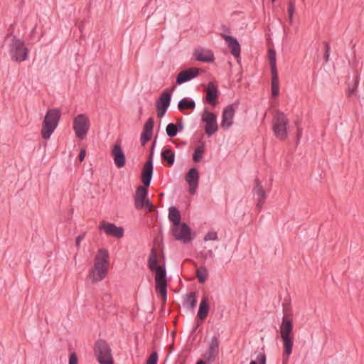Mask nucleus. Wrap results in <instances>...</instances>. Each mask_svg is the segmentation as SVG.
I'll return each mask as SVG.
<instances>
[{"instance_id":"dca6fc26","label":"nucleus","mask_w":364,"mask_h":364,"mask_svg":"<svg viewBox=\"0 0 364 364\" xmlns=\"http://www.w3.org/2000/svg\"><path fill=\"white\" fill-rule=\"evenodd\" d=\"M151 157L152 156H150L149 161L144 164L141 173V180L144 186L146 187L150 185L152 177L153 164Z\"/></svg>"},{"instance_id":"bb28decb","label":"nucleus","mask_w":364,"mask_h":364,"mask_svg":"<svg viewBox=\"0 0 364 364\" xmlns=\"http://www.w3.org/2000/svg\"><path fill=\"white\" fill-rule=\"evenodd\" d=\"M272 95L273 97H277L279 92V77L277 72L272 73V83H271Z\"/></svg>"},{"instance_id":"473e14b6","label":"nucleus","mask_w":364,"mask_h":364,"mask_svg":"<svg viewBox=\"0 0 364 364\" xmlns=\"http://www.w3.org/2000/svg\"><path fill=\"white\" fill-rule=\"evenodd\" d=\"M205 151L204 146H198L196 148L195 152L193 154V161L195 162H198L201 160L203 154Z\"/></svg>"},{"instance_id":"2f4dec72","label":"nucleus","mask_w":364,"mask_h":364,"mask_svg":"<svg viewBox=\"0 0 364 364\" xmlns=\"http://www.w3.org/2000/svg\"><path fill=\"white\" fill-rule=\"evenodd\" d=\"M196 302V294L195 292H191L186 299V304L188 308L193 309L195 308Z\"/></svg>"},{"instance_id":"a211bd4d","label":"nucleus","mask_w":364,"mask_h":364,"mask_svg":"<svg viewBox=\"0 0 364 364\" xmlns=\"http://www.w3.org/2000/svg\"><path fill=\"white\" fill-rule=\"evenodd\" d=\"M199 70L196 68H191L188 70L180 72L177 76L176 82L177 84H182L187 82L198 75Z\"/></svg>"},{"instance_id":"c9c22d12","label":"nucleus","mask_w":364,"mask_h":364,"mask_svg":"<svg viewBox=\"0 0 364 364\" xmlns=\"http://www.w3.org/2000/svg\"><path fill=\"white\" fill-rule=\"evenodd\" d=\"M250 364H266V355L264 353H259L256 360H252Z\"/></svg>"},{"instance_id":"49530a36","label":"nucleus","mask_w":364,"mask_h":364,"mask_svg":"<svg viewBox=\"0 0 364 364\" xmlns=\"http://www.w3.org/2000/svg\"><path fill=\"white\" fill-rule=\"evenodd\" d=\"M301 134V130H300V129H299V132H298V137H299V136H300Z\"/></svg>"},{"instance_id":"1a4fd4ad","label":"nucleus","mask_w":364,"mask_h":364,"mask_svg":"<svg viewBox=\"0 0 364 364\" xmlns=\"http://www.w3.org/2000/svg\"><path fill=\"white\" fill-rule=\"evenodd\" d=\"M95 353L100 364H112L110 348L105 341L100 340L96 342Z\"/></svg>"},{"instance_id":"9b49d317","label":"nucleus","mask_w":364,"mask_h":364,"mask_svg":"<svg viewBox=\"0 0 364 364\" xmlns=\"http://www.w3.org/2000/svg\"><path fill=\"white\" fill-rule=\"evenodd\" d=\"M201 119L205 123V132L208 136H211L218 131L217 116L215 114L205 109Z\"/></svg>"},{"instance_id":"ddd939ff","label":"nucleus","mask_w":364,"mask_h":364,"mask_svg":"<svg viewBox=\"0 0 364 364\" xmlns=\"http://www.w3.org/2000/svg\"><path fill=\"white\" fill-rule=\"evenodd\" d=\"M185 180L189 185V191L194 194L198 186L199 173L195 168H191L185 176Z\"/></svg>"},{"instance_id":"c03bdc74","label":"nucleus","mask_w":364,"mask_h":364,"mask_svg":"<svg viewBox=\"0 0 364 364\" xmlns=\"http://www.w3.org/2000/svg\"><path fill=\"white\" fill-rule=\"evenodd\" d=\"M86 153L85 150H81L79 154V160L82 161L85 157Z\"/></svg>"},{"instance_id":"9d476101","label":"nucleus","mask_w":364,"mask_h":364,"mask_svg":"<svg viewBox=\"0 0 364 364\" xmlns=\"http://www.w3.org/2000/svg\"><path fill=\"white\" fill-rule=\"evenodd\" d=\"M148 190L146 186H139L134 196V205L137 210L146 206L149 211H154L155 207L147 198Z\"/></svg>"},{"instance_id":"b1692460","label":"nucleus","mask_w":364,"mask_h":364,"mask_svg":"<svg viewBox=\"0 0 364 364\" xmlns=\"http://www.w3.org/2000/svg\"><path fill=\"white\" fill-rule=\"evenodd\" d=\"M209 309V299L208 296H203L199 305V309L198 311V318L200 320H204L208 316Z\"/></svg>"},{"instance_id":"aec40b11","label":"nucleus","mask_w":364,"mask_h":364,"mask_svg":"<svg viewBox=\"0 0 364 364\" xmlns=\"http://www.w3.org/2000/svg\"><path fill=\"white\" fill-rule=\"evenodd\" d=\"M225 41L228 48L230 49L231 53L237 58H240V46L236 38L228 35L222 36Z\"/></svg>"},{"instance_id":"f257e3e1","label":"nucleus","mask_w":364,"mask_h":364,"mask_svg":"<svg viewBox=\"0 0 364 364\" xmlns=\"http://www.w3.org/2000/svg\"><path fill=\"white\" fill-rule=\"evenodd\" d=\"M109 267V253L104 248L98 250L93 264L89 270L87 278L92 283H97L105 278Z\"/></svg>"},{"instance_id":"c756f323","label":"nucleus","mask_w":364,"mask_h":364,"mask_svg":"<svg viewBox=\"0 0 364 364\" xmlns=\"http://www.w3.org/2000/svg\"><path fill=\"white\" fill-rule=\"evenodd\" d=\"M208 272L205 267H200L196 270V277L200 283L203 284L206 280Z\"/></svg>"},{"instance_id":"7ed1b4c3","label":"nucleus","mask_w":364,"mask_h":364,"mask_svg":"<svg viewBox=\"0 0 364 364\" xmlns=\"http://www.w3.org/2000/svg\"><path fill=\"white\" fill-rule=\"evenodd\" d=\"M8 49L11 58L14 61L21 63L28 58V49L26 48L24 42L16 36H12L9 38Z\"/></svg>"},{"instance_id":"58836bf2","label":"nucleus","mask_w":364,"mask_h":364,"mask_svg":"<svg viewBox=\"0 0 364 364\" xmlns=\"http://www.w3.org/2000/svg\"><path fill=\"white\" fill-rule=\"evenodd\" d=\"M157 361H158V354L156 352H154L151 354V355L147 359L146 364H157Z\"/></svg>"},{"instance_id":"4468645a","label":"nucleus","mask_w":364,"mask_h":364,"mask_svg":"<svg viewBox=\"0 0 364 364\" xmlns=\"http://www.w3.org/2000/svg\"><path fill=\"white\" fill-rule=\"evenodd\" d=\"M235 109L232 105L226 107L223 111L221 127L224 129H229L233 124Z\"/></svg>"},{"instance_id":"20e7f679","label":"nucleus","mask_w":364,"mask_h":364,"mask_svg":"<svg viewBox=\"0 0 364 364\" xmlns=\"http://www.w3.org/2000/svg\"><path fill=\"white\" fill-rule=\"evenodd\" d=\"M60 118V112L57 109H48L42 124L41 134L43 139H50L56 129Z\"/></svg>"},{"instance_id":"f3484780","label":"nucleus","mask_w":364,"mask_h":364,"mask_svg":"<svg viewBox=\"0 0 364 364\" xmlns=\"http://www.w3.org/2000/svg\"><path fill=\"white\" fill-rule=\"evenodd\" d=\"M219 352V341L216 337H213L210 343L209 348L205 354V358L208 361H213Z\"/></svg>"},{"instance_id":"37998d69","label":"nucleus","mask_w":364,"mask_h":364,"mask_svg":"<svg viewBox=\"0 0 364 364\" xmlns=\"http://www.w3.org/2000/svg\"><path fill=\"white\" fill-rule=\"evenodd\" d=\"M84 238H85V234L80 235L77 237L76 240H75V245L77 248L80 247V242L84 240Z\"/></svg>"},{"instance_id":"ea45409f","label":"nucleus","mask_w":364,"mask_h":364,"mask_svg":"<svg viewBox=\"0 0 364 364\" xmlns=\"http://www.w3.org/2000/svg\"><path fill=\"white\" fill-rule=\"evenodd\" d=\"M218 239L217 233L214 231L209 232L206 234L204 237L205 241L208 240H216Z\"/></svg>"},{"instance_id":"0eeeda50","label":"nucleus","mask_w":364,"mask_h":364,"mask_svg":"<svg viewBox=\"0 0 364 364\" xmlns=\"http://www.w3.org/2000/svg\"><path fill=\"white\" fill-rule=\"evenodd\" d=\"M153 272H155L156 291L159 294L161 299L165 302L166 300V272L164 267H158Z\"/></svg>"},{"instance_id":"f03ea898","label":"nucleus","mask_w":364,"mask_h":364,"mask_svg":"<svg viewBox=\"0 0 364 364\" xmlns=\"http://www.w3.org/2000/svg\"><path fill=\"white\" fill-rule=\"evenodd\" d=\"M293 315L291 311H285L280 326V335L283 341L282 364H287L292 353L294 344Z\"/></svg>"},{"instance_id":"a878e982","label":"nucleus","mask_w":364,"mask_h":364,"mask_svg":"<svg viewBox=\"0 0 364 364\" xmlns=\"http://www.w3.org/2000/svg\"><path fill=\"white\" fill-rule=\"evenodd\" d=\"M168 219L172 223L171 225L181 223V213L176 207H171L168 209Z\"/></svg>"},{"instance_id":"c85d7f7f","label":"nucleus","mask_w":364,"mask_h":364,"mask_svg":"<svg viewBox=\"0 0 364 364\" xmlns=\"http://www.w3.org/2000/svg\"><path fill=\"white\" fill-rule=\"evenodd\" d=\"M161 157L163 160L166 161L168 166H171L173 164L175 160V154L170 149H165L161 152Z\"/></svg>"},{"instance_id":"de8ad7c7","label":"nucleus","mask_w":364,"mask_h":364,"mask_svg":"<svg viewBox=\"0 0 364 364\" xmlns=\"http://www.w3.org/2000/svg\"><path fill=\"white\" fill-rule=\"evenodd\" d=\"M272 1H274L275 0H272Z\"/></svg>"},{"instance_id":"6ab92c4d","label":"nucleus","mask_w":364,"mask_h":364,"mask_svg":"<svg viewBox=\"0 0 364 364\" xmlns=\"http://www.w3.org/2000/svg\"><path fill=\"white\" fill-rule=\"evenodd\" d=\"M112 155L117 167L122 168L126 162L125 155L119 144H115L112 150Z\"/></svg>"},{"instance_id":"e433bc0d","label":"nucleus","mask_w":364,"mask_h":364,"mask_svg":"<svg viewBox=\"0 0 364 364\" xmlns=\"http://www.w3.org/2000/svg\"><path fill=\"white\" fill-rule=\"evenodd\" d=\"M295 11L294 4L292 1H290L288 7V13H289V23L291 24L293 21V16Z\"/></svg>"},{"instance_id":"39448f33","label":"nucleus","mask_w":364,"mask_h":364,"mask_svg":"<svg viewBox=\"0 0 364 364\" xmlns=\"http://www.w3.org/2000/svg\"><path fill=\"white\" fill-rule=\"evenodd\" d=\"M272 130L274 136L284 141L288 136L289 120L282 112L277 111L272 119Z\"/></svg>"},{"instance_id":"423d86ee","label":"nucleus","mask_w":364,"mask_h":364,"mask_svg":"<svg viewBox=\"0 0 364 364\" xmlns=\"http://www.w3.org/2000/svg\"><path fill=\"white\" fill-rule=\"evenodd\" d=\"M170 232L176 240L181 241L183 243H188L193 238L191 229L184 223L171 225Z\"/></svg>"},{"instance_id":"5701e85b","label":"nucleus","mask_w":364,"mask_h":364,"mask_svg":"<svg viewBox=\"0 0 364 364\" xmlns=\"http://www.w3.org/2000/svg\"><path fill=\"white\" fill-rule=\"evenodd\" d=\"M254 191L257 196V207L260 209L263 204L264 203L266 199V193L263 189L261 183L259 182L258 181H256V185L254 188Z\"/></svg>"},{"instance_id":"f704fd0d","label":"nucleus","mask_w":364,"mask_h":364,"mask_svg":"<svg viewBox=\"0 0 364 364\" xmlns=\"http://www.w3.org/2000/svg\"><path fill=\"white\" fill-rule=\"evenodd\" d=\"M152 133L153 132H146V131L143 130L141 135V142L143 146L151 139Z\"/></svg>"},{"instance_id":"393cba45","label":"nucleus","mask_w":364,"mask_h":364,"mask_svg":"<svg viewBox=\"0 0 364 364\" xmlns=\"http://www.w3.org/2000/svg\"><path fill=\"white\" fill-rule=\"evenodd\" d=\"M164 267V266L162 264H161L159 254L155 250H152L151 252V255L149 256V269L151 271H154V269H157L158 267Z\"/></svg>"},{"instance_id":"f8f14e48","label":"nucleus","mask_w":364,"mask_h":364,"mask_svg":"<svg viewBox=\"0 0 364 364\" xmlns=\"http://www.w3.org/2000/svg\"><path fill=\"white\" fill-rule=\"evenodd\" d=\"M99 228L104 230V232L107 235H110L117 238H121L124 235L123 228L118 227L113 223L102 221L100 223Z\"/></svg>"},{"instance_id":"72a5a7b5","label":"nucleus","mask_w":364,"mask_h":364,"mask_svg":"<svg viewBox=\"0 0 364 364\" xmlns=\"http://www.w3.org/2000/svg\"><path fill=\"white\" fill-rule=\"evenodd\" d=\"M166 131L168 136L173 137L177 134L178 129L175 124L170 123L167 125Z\"/></svg>"},{"instance_id":"cd10ccee","label":"nucleus","mask_w":364,"mask_h":364,"mask_svg":"<svg viewBox=\"0 0 364 364\" xmlns=\"http://www.w3.org/2000/svg\"><path fill=\"white\" fill-rule=\"evenodd\" d=\"M195 106V102L187 98L182 99L178 105V109L181 112L185 109H193Z\"/></svg>"},{"instance_id":"7c9ffc66","label":"nucleus","mask_w":364,"mask_h":364,"mask_svg":"<svg viewBox=\"0 0 364 364\" xmlns=\"http://www.w3.org/2000/svg\"><path fill=\"white\" fill-rule=\"evenodd\" d=\"M268 58L271 65L272 73L277 72L276 68V53L274 50H269L268 51Z\"/></svg>"},{"instance_id":"a19ab883","label":"nucleus","mask_w":364,"mask_h":364,"mask_svg":"<svg viewBox=\"0 0 364 364\" xmlns=\"http://www.w3.org/2000/svg\"><path fill=\"white\" fill-rule=\"evenodd\" d=\"M68 364H78V359L75 353H72L70 355Z\"/></svg>"},{"instance_id":"6e6552de","label":"nucleus","mask_w":364,"mask_h":364,"mask_svg":"<svg viewBox=\"0 0 364 364\" xmlns=\"http://www.w3.org/2000/svg\"><path fill=\"white\" fill-rule=\"evenodd\" d=\"M90 126V121L85 114H80L77 115L73 119V129L75 136L83 139L87 136Z\"/></svg>"},{"instance_id":"4be33fe9","label":"nucleus","mask_w":364,"mask_h":364,"mask_svg":"<svg viewBox=\"0 0 364 364\" xmlns=\"http://www.w3.org/2000/svg\"><path fill=\"white\" fill-rule=\"evenodd\" d=\"M205 92L207 102L214 106L216 104L218 98V90L216 86L213 82H209Z\"/></svg>"},{"instance_id":"79ce46f5","label":"nucleus","mask_w":364,"mask_h":364,"mask_svg":"<svg viewBox=\"0 0 364 364\" xmlns=\"http://www.w3.org/2000/svg\"><path fill=\"white\" fill-rule=\"evenodd\" d=\"M325 49H326V52L324 53V59H325V61L327 62L328 60L329 55H330V47H329V45L326 43H325Z\"/></svg>"},{"instance_id":"a18cd8bd","label":"nucleus","mask_w":364,"mask_h":364,"mask_svg":"<svg viewBox=\"0 0 364 364\" xmlns=\"http://www.w3.org/2000/svg\"><path fill=\"white\" fill-rule=\"evenodd\" d=\"M196 364H205V363L203 360H199Z\"/></svg>"},{"instance_id":"2eb2a0df","label":"nucleus","mask_w":364,"mask_h":364,"mask_svg":"<svg viewBox=\"0 0 364 364\" xmlns=\"http://www.w3.org/2000/svg\"><path fill=\"white\" fill-rule=\"evenodd\" d=\"M170 101L171 95L168 93L164 92L160 96L156 103L157 116L159 118H161L165 114L170 105Z\"/></svg>"},{"instance_id":"4c0bfd02","label":"nucleus","mask_w":364,"mask_h":364,"mask_svg":"<svg viewBox=\"0 0 364 364\" xmlns=\"http://www.w3.org/2000/svg\"><path fill=\"white\" fill-rule=\"evenodd\" d=\"M154 128V120L152 118H149L144 124V131L153 132Z\"/></svg>"},{"instance_id":"412c9836","label":"nucleus","mask_w":364,"mask_h":364,"mask_svg":"<svg viewBox=\"0 0 364 364\" xmlns=\"http://www.w3.org/2000/svg\"><path fill=\"white\" fill-rule=\"evenodd\" d=\"M194 55L197 60L205 62V63H210L213 61L214 60V55L211 50L203 49V48H198L195 50Z\"/></svg>"}]
</instances>
